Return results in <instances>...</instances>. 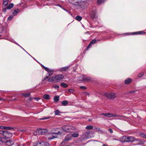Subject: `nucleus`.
Wrapping results in <instances>:
<instances>
[{"label": "nucleus", "instance_id": "obj_43", "mask_svg": "<svg viewBox=\"0 0 146 146\" xmlns=\"http://www.w3.org/2000/svg\"><path fill=\"white\" fill-rule=\"evenodd\" d=\"M42 67L46 71L48 72L50 69H49L48 68L44 66H42Z\"/></svg>", "mask_w": 146, "mask_h": 146}, {"label": "nucleus", "instance_id": "obj_45", "mask_svg": "<svg viewBox=\"0 0 146 146\" xmlns=\"http://www.w3.org/2000/svg\"><path fill=\"white\" fill-rule=\"evenodd\" d=\"M94 130L96 131H100V128L98 127H95L94 128Z\"/></svg>", "mask_w": 146, "mask_h": 146}, {"label": "nucleus", "instance_id": "obj_64", "mask_svg": "<svg viewBox=\"0 0 146 146\" xmlns=\"http://www.w3.org/2000/svg\"><path fill=\"white\" fill-rule=\"evenodd\" d=\"M64 10H65V11H67V10L66 9H64Z\"/></svg>", "mask_w": 146, "mask_h": 146}, {"label": "nucleus", "instance_id": "obj_7", "mask_svg": "<svg viewBox=\"0 0 146 146\" xmlns=\"http://www.w3.org/2000/svg\"><path fill=\"white\" fill-rule=\"evenodd\" d=\"M90 133V131H86L84 133L81 135V138L82 139H87L89 137V134Z\"/></svg>", "mask_w": 146, "mask_h": 146}, {"label": "nucleus", "instance_id": "obj_12", "mask_svg": "<svg viewBox=\"0 0 146 146\" xmlns=\"http://www.w3.org/2000/svg\"><path fill=\"white\" fill-rule=\"evenodd\" d=\"M44 142L43 141L40 142L38 141L34 144V146H43Z\"/></svg>", "mask_w": 146, "mask_h": 146}, {"label": "nucleus", "instance_id": "obj_59", "mask_svg": "<svg viewBox=\"0 0 146 146\" xmlns=\"http://www.w3.org/2000/svg\"><path fill=\"white\" fill-rule=\"evenodd\" d=\"M35 100H36L37 101H38L39 100V98H34Z\"/></svg>", "mask_w": 146, "mask_h": 146}, {"label": "nucleus", "instance_id": "obj_11", "mask_svg": "<svg viewBox=\"0 0 146 146\" xmlns=\"http://www.w3.org/2000/svg\"><path fill=\"white\" fill-rule=\"evenodd\" d=\"M5 144L8 146H11L13 145L14 143V141L13 139L9 140L5 142Z\"/></svg>", "mask_w": 146, "mask_h": 146}, {"label": "nucleus", "instance_id": "obj_61", "mask_svg": "<svg viewBox=\"0 0 146 146\" xmlns=\"http://www.w3.org/2000/svg\"><path fill=\"white\" fill-rule=\"evenodd\" d=\"M102 146H108L106 144H103Z\"/></svg>", "mask_w": 146, "mask_h": 146}, {"label": "nucleus", "instance_id": "obj_54", "mask_svg": "<svg viewBox=\"0 0 146 146\" xmlns=\"http://www.w3.org/2000/svg\"><path fill=\"white\" fill-rule=\"evenodd\" d=\"M4 133H5L4 131H2V130L0 131V133L1 134L3 135V134H4Z\"/></svg>", "mask_w": 146, "mask_h": 146}, {"label": "nucleus", "instance_id": "obj_1", "mask_svg": "<svg viewBox=\"0 0 146 146\" xmlns=\"http://www.w3.org/2000/svg\"><path fill=\"white\" fill-rule=\"evenodd\" d=\"M64 78V76L59 74L48 78V81L50 82H56L60 81Z\"/></svg>", "mask_w": 146, "mask_h": 146}, {"label": "nucleus", "instance_id": "obj_25", "mask_svg": "<svg viewBox=\"0 0 146 146\" xmlns=\"http://www.w3.org/2000/svg\"><path fill=\"white\" fill-rule=\"evenodd\" d=\"M19 12V9H17L16 10H15L12 13L14 15H17V14Z\"/></svg>", "mask_w": 146, "mask_h": 146}, {"label": "nucleus", "instance_id": "obj_62", "mask_svg": "<svg viewBox=\"0 0 146 146\" xmlns=\"http://www.w3.org/2000/svg\"><path fill=\"white\" fill-rule=\"evenodd\" d=\"M135 92V91H131L130 92Z\"/></svg>", "mask_w": 146, "mask_h": 146}, {"label": "nucleus", "instance_id": "obj_6", "mask_svg": "<svg viewBox=\"0 0 146 146\" xmlns=\"http://www.w3.org/2000/svg\"><path fill=\"white\" fill-rule=\"evenodd\" d=\"M62 133V131H58L57 132H53L52 133H50L49 134V135L50 136L48 137V139H52L54 138H57L58 135H61Z\"/></svg>", "mask_w": 146, "mask_h": 146}, {"label": "nucleus", "instance_id": "obj_51", "mask_svg": "<svg viewBox=\"0 0 146 146\" xmlns=\"http://www.w3.org/2000/svg\"><path fill=\"white\" fill-rule=\"evenodd\" d=\"M108 131L111 133H112L113 132V130L111 129H108Z\"/></svg>", "mask_w": 146, "mask_h": 146}, {"label": "nucleus", "instance_id": "obj_22", "mask_svg": "<svg viewBox=\"0 0 146 146\" xmlns=\"http://www.w3.org/2000/svg\"><path fill=\"white\" fill-rule=\"evenodd\" d=\"M14 6V5L12 3L10 4L7 7V9H11Z\"/></svg>", "mask_w": 146, "mask_h": 146}, {"label": "nucleus", "instance_id": "obj_42", "mask_svg": "<svg viewBox=\"0 0 146 146\" xmlns=\"http://www.w3.org/2000/svg\"><path fill=\"white\" fill-rule=\"evenodd\" d=\"M3 11L4 12V13H5L6 11V10L8 9H7V7H3Z\"/></svg>", "mask_w": 146, "mask_h": 146}, {"label": "nucleus", "instance_id": "obj_9", "mask_svg": "<svg viewBox=\"0 0 146 146\" xmlns=\"http://www.w3.org/2000/svg\"><path fill=\"white\" fill-rule=\"evenodd\" d=\"M96 11V10H93L90 13V17L92 19L96 18L97 17Z\"/></svg>", "mask_w": 146, "mask_h": 146}, {"label": "nucleus", "instance_id": "obj_49", "mask_svg": "<svg viewBox=\"0 0 146 146\" xmlns=\"http://www.w3.org/2000/svg\"><path fill=\"white\" fill-rule=\"evenodd\" d=\"M80 88L83 90H85L86 89V88L84 86H80Z\"/></svg>", "mask_w": 146, "mask_h": 146}, {"label": "nucleus", "instance_id": "obj_33", "mask_svg": "<svg viewBox=\"0 0 146 146\" xmlns=\"http://www.w3.org/2000/svg\"><path fill=\"white\" fill-rule=\"evenodd\" d=\"M105 1L106 0H98L97 3L98 4H100L104 3Z\"/></svg>", "mask_w": 146, "mask_h": 146}, {"label": "nucleus", "instance_id": "obj_5", "mask_svg": "<svg viewBox=\"0 0 146 146\" xmlns=\"http://www.w3.org/2000/svg\"><path fill=\"white\" fill-rule=\"evenodd\" d=\"M104 95L107 98L111 100L114 99L116 97V94L114 93H105Z\"/></svg>", "mask_w": 146, "mask_h": 146}, {"label": "nucleus", "instance_id": "obj_21", "mask_svg": "<svg viewBox=\"0 0 146 146\" xmlns=\"http://www.w3.org/2000/svg\"><path fill=\"white\" fill-rule=\"evenodd\" d=\"M60 86L64 88H66L68 87V85L64 82H62Z\"/></svg>", "mask_w": 146, "mask_h": 146}, {"label": "nucleus", "instance_id": "obj_13", "mask_svg": "<svg viewBox=\"0 0 146 146\" xmlns=\"http://www.w3.org/2000/svg\"><path fill=\"white\" fill-rule=\"evenodd\" d=\"M4 132L5 133L3 134V136L5 137H8L12 135L11 133L8 131H4Z\"/></svg>", "mask_w": 146, "mask_h": 146}, {"label": "nucleus", "instance_id": "obj_44", "mask_svg": "<svg viewBox=\"0 0 146 146\" xmlns=\"http://www.w3.org/2000/svg\"><path fill=\"white\" fill-rule=\"evenodd\" d=\"M43 146H49V145L48 142H45Z\"/></svg>", "mask_w": 146, "mask_h": 146}, {"label": "nucleus", "instance_id": "obj_10", "mask_svg": "<svg viewBox=\"0 0 146 146\" xmlns=\"http://www.w3.org/2000/svg\"><path fill=\"white\" fill-rule=\"evenodd\" d=\"M136 140V138L132 136H127V142H133Z\"/></svg>", "mask_w": 146, "mask_h": 146}, {"label": "nucleus", "instance_id": "obj_39", "mask_svg": "<svg viewBox=\"0 0 146 146\" xmlns=\"http://www.w3.org/2000/svg\"><path fill=\"white\" fill-rule=\"evenodd\" d=\"M96 39H94L93 40H92L90 42V44H95L96 43Z\"/></svg>", "mask_w": 146, "mask_h": 146}, {"label": "nucleus", "instance_id": "obj_55", "mask_svg": "<svg viewBox=\"0 0 146 146\" xmlns=\"http://www.w3.org/2000/svg\"><path fill=\"white\" fill-rule=\"evenodd\" d=\"M101 115H104V116H106V117H107V116H108L107 115V113H102Z\"/></svg>", "mask_w": 146, "mask_h": 146}, {"label": "nucleus", "instance_id": "obj_8", "mask_svg": "<svg viewBox=\"0 0 146 146\" xmlns=\"http://www.w3.org/2000/svg\"><path fill=\"white\" fill-rule=\"evenodd\" d=\"M72 139V137L71 136V134H69L66 135L64 140L62 142L61 144H63V143H65L66 141H69Z\"/></svg>", "mask_w": 146, "mask_h": 146}, {"label": "nucleus", "instance_id": "obj_16", "mask_svg": "<svg viewBox=\"0 0 146 146\" xmlns=\"http://www.w3.org/2000/svg\"><path fill=\"white\" fill-rule=\"evenodd\" d=\"M70 67V66H67L62 67L60 68V70L61 72L66 71Z\"/></svg>", "mask_w": 146, "mask_h": 146}, {"label": "nucleus", "instance_id": "obj_31", "mask_svg": "<svg viewBox=\"0 0 146 146\" xmlns=\"http://www.w3.org/2000/svg\"><path fill=\"white\" fill-rule=\"evenodd\" d=\"M30 93H28L25 94H23L22 95L25 97H27L30 96Z\"/></svg>", "mask_w": 146, "mask_h": 146}, {"label": "nucleus", "instance_id": "obj_35", "mask_svg": "<svg viewBox=\"0 0 146 146\" xmlns=\"http://www.w3.org/2000/svg\"><path fill=\"white\" fill-rule=\"evenodd\" d=\"M111 117H121V116L117 115L116 114H113L111 113Z\"/></svg>", "mask_w": 146, "mask_h": 146}, {"label": "nucleus", "instance_id": "obj_60", "mask_svg": "<svg viewBox=\"0 0 146 146\" xmlns=\"http://www.w3.org/2000/svg\"><path fill=\"white\" fill-rule=\"evenodd\" d=\"M19 146H25V144H23L22 145H19Z\"/></svg>", "mask_w": 146, "mask_h": 146}, {"label": "nucleus", "instance_id": "obj_38", "mask_svg": "<svg viewBox=\"0 0 146 146\" xmlns=\"http://www.w3.org/2000/svg\"><path fill=\"white\" fill-rule=\"evenodd\" d=\"M140 135V136L142 137V138H145V137H146V135L144 134L143 133H141L139 134Z\"/></svg>", "mask_w": 146, "mask_h": 146}, {"label": "nucleus", "instance_id": "obj_37", "mask_svg": "<svg viewBox=\"0 0 146 146\" xmlns=\"http://www.w3.org/2000/svg\"><path fill=\"white\" fill-rule=\"evenodd\" d=\"M90 80L91 78L90 77L85 76L84 81H89Z\"/></svg>", "mask_w": 146, "mask_h": 146}, {"label": "nucleus", "instance_id": "obj_28", "mask_svg": "<svg viewBox=\"0 0 146 146\" xmlns=\"http://www.w3.org/2000/svg\"><path fill=\"white\" fill-rule=\"evenodd\" d=\"M82 17L79 16H77L75 18V19L78 21H80L82 20Z\"/></svg>", "mask_w": 146, "mask_h": 146}, {"label": "nucleus", "instance_id": "obj_36", "mask_svg": "<svg viewBox=\"0 0 146 146\" xmlns=\"http://www.w3.org/2000/svg\"><path fill=\"white\" fill-rule=\"evenodd\" d=\"M52 87L56 90H58L59 88V86L58 85H52Z\"/></svg>", "mask_w": 146, "mask_h": 146}, {"label": "nucleus", "instance_id": "obj_19", "mask_svg": "<svg viewBox=\"0 0 146 146\" xmlns=\"http://www.w3.org/2000/svg\"><path fill=\"white\" fill-rule=\"evenodd\" d=\"M43 98L46 100H49L50 98V96L48 94H45L43 96Z\"/></svg>", "mask_w": 146, "mask_h": 146}, {"label": "nucleus", "instance_id": "obj_26", "mask_svg": "<svg viewBox=\"0 0 146 146\" xmlns=\"http://www.w3.org/2000/svg\"><path fill=\"white\" fill-rule=\"evenodd\" d=\"M85 77V76L84 75H81L79 77V80L84 81Z\"/></svg>", "mask_w": 146, "mask_h": 146}, {"label": "nucleus", "instance_id": "obj_3", "mask_svg": "<svg viewBox=\"0 0 146 146\" xmlns=\"http://www.w3.org/2000/svg\"><path fill=\"white\" fill-rule=\"evenodd\" d=\"M62 130L68 132H72V131L75 129V128L71 126L64 125L61 127Z\"/></svg>", "mask_w": 146, "mask_h": 146}, {"label": "nucleus", "instance_id": "obj_32", "mask_svg": "<svg viewBox=\"0 0 146 146\" xmlns=\"http://www.w3.org/2000/svg\"><path fill=\"white\" fill-rule=\"evenodd\" d=\"M54 131L56 132H57L58 131H60L62 132V130L61 128H55L54 129Z\"/></svg>", "mask_w": 146, "mask_h": 146}, {"label": "nucleus", "instance_id": "obj_50", "mask_svg": "<svg viewBox=\"0 0 146 146\" xmlns=\"http://www.w3.org/2000/svg\"><path fill=\"white\" fill-rule=\"evenodd\" d=\"M74 90L73 89H69L68 91L70 92H74Z\"/></svg>", "mask_w": 146, "mask_h": 146}, {"label": "nucleus", "instance_id": "obj_47", "mask_svg": "<svg viewBox=\"0 0 146 146\" xmlns=\"http://www.w3.org/2000/svg\"><path fill=\"white\" fill-rule=\"evenodd\" d=\"M69 2L71 3L72 4H74V3L76 2H74V1L72 0H69Z\"/></svg>", "mask_w": 146, "mask_h": 146}, {"label": "nucleus", "instance_id": "obj_17", "mask_svg": "<svg viewBox=\"0 0 146 146\" xmlns=\"http://www.w3.org/2000/svg\"><path fill=\"white\" fill-rule=\"evenodd\" d=\"M127 136H123L121 137L120 141L122 142H127Z\"/></svg>", "mask_w": 146, "mask_h": 146}, {"label": "nucleus", "instance_id": "obj_18", "mask_svg": "<svg viewBox=\"0 0 146 146\" xmlns=\"http://www.w3.org/2000/svg\"><path fill=\"white\" fill-rule=\"evenodd\" d=\"M3 7H6V5H7L8 2V0H3Z\"/></svg>", "mask_w": 146, "mask_h": 146}, {"label": "nucleus", "instance_id": "obj_34", "mask_svg": "<svg viewBox=\"0 0 146 146\" xmlns=\"http://www.w3.org/2000/svg\"><path fill=\"white\" fill-rule=\"evenodd\" d=\"M54 114L56 115H59L60 113V111L58 110H56L55 111H54Z\"/></svg>", "mask_w": 146, "mask_h": 146}, {"label": "nucleus", "instance_id": "obj_24", "mask_svg": "<svg viewBox=\"0 0 146 146\" xmlns=\"http://www.w3.org/2000/svg\"><path fill=\"white\" fill-rule=\"evenodd\" d=\"M133 33L135 34L141 35V34H145V32L143 31H139V32H137L134 33Z\"/></svg>", "mask_w": 146, "mask_h": 146}, {"label": "nucleus", "instance_id": "obj_2", "mask_svg": "<svg viewBox=\"0 0 146 146\" xmlns=\"http://www.w3.org/2000/svg\"><path fill=\"white\" fill-rule=\"evenodd\" d=\"M86 4V2L84 1L80 0L74 3V5L78 9H84Z\"/></svg>", "mask_w": 146, "mask_h": 146}, {"label": "nucleus", "instance_id": "obj_40", "mask_svg": "<svg viewBox=\"0 0 146 146\" xmlns=\"http://www.w3.org/2000/svg\"><path fill=\"white\" fill-rule=\"evenodd\" d=\"M13 128L9 127H6L5 126V129L6 130H11V129H13Z\"/></svg>", "mask_w": 146, "mask_h": 146}, {"label": "nucleus", "instance_id": "obj_56", "mask_svg": "<svg viewBox=\"0 0 146 146\" xmlns=\"http://www.w3.org/2000/svg\"><path fill=\"white\" fill-rule=\"evenodd\" d=\"M0 128L2 129H5V126H0Z\"/></svg>", "mask_w": 146, "mask_h": 146}, {"label": "nucleus", "instance_id": "obj_30", "mask_svg": "<svg viewBox=\"0 0 146 146\" xmlns=\"http://www.w3.org/2000/svg\"><path fill=\"white\" fill-rule=\"evenodd\" d=\"M93 126L91 125H88L86 127V129H91L93 128Z\"/></svg>", "mask_w": 146, "mask_h": 146}, {"label": "nucleus", "instance_id": "obj_29", "mask_svg": "<svg viewBox=\"0 0 146 146\" xmlns=\"http://www.w3.org/2000/svg\"><path fill=\"white\" fill-rule=\"evenodd\" d=\"M54 100L56 102H58L59 100V97L58 96H56L54 97Z\"/></svg>", "mask_w": 146, "mask_h": 146}, {"label": "nucleus", "instance_id": "obj_57", "mask_svg": "<svg viewBox=\"0 0 146 146\" xmlns=\"http://www.w3.org/2000/svg\"><path fill=\"white\" fill-rule=\"evenodd\" d=\"M19 131H21V132H23V131H26V130L24 129H22L19 130Z\"/></svg>", "mask_w": 146, "mask_h": 146}, {"label": "nucleus", "instance_id": "obj_20", "mask_svg": "<svg viewBox=\"0 0 146 146\" xmlns=\"http://www.w3.org/2000/svg\"><path fill=\"white\" fill-rule=\"evenodd\" d=\"M68 103V102L67 101L64 100L63 101L61 102V104L62 106H66Z\"/></svg>", "mask_w": 146, "mask_h": 146}, {"label": "nucleus", "instance_id": "obj_52", "mask_svg": "<svg viewBox=\"0 0 146 146\" xmlns=\"http://www.w3.org/2000/svg\"><path fill=\"white\" fill-rule=\"evenodd\" d=\"M92 44H90V43L88 45V46L87 47V49H88V48H90L92 46Z\"/></svg>", "mask_w": 146, "mask_h": 146}, {"label": "nucleus", "instance_id": "obj_4", "mask_svg": "<svg viewBox=\"0 0 146 146\" xmlns=\"http://www.w3.org/2000/svg\"><path fill=\"white\" fill-rule=\"evenodd\" d=\"M47 129H38L35 132L34 134L36 135H42L47 133Z\"/></svg>", "mask_w": 146, "mask_h": 146}, {"label": "nucleus", "instance_id": "obj_53", "mask_svg": "<svg viewBox=\"0 0 146 146\" xmlns=\"http://www.w3.org/2000/svg\"><path fill=\"white\" fill-rule=\"evenodd\" d=\"M111 113H107V117H111Z\"/></svg>", "mask_w": 146, "mask_h": 146}, {"label": "nucleus", "instance_id": "obj_15", "mask_svg": "<svg viewBox=\"0 0 146 146\" xmlns=\"http://www.w3.org/2000/svg\"><path fill=\"white\" fill-rule=\"evenodd\" d=\"M132 79L130 78H128L126 79L124 81L125 84H128L131 83L132 81Z\"/></svg>", "mask_w": 146, "mask_h": 146}, {"label": "nucleus", "instance_id": "obj_41", "mask_svg": "<svg viewBox=\"0 0 146 146\" xmlns=\"http://www.w3.org/2000/svg\"><path fill=\"white\" fill-rule=\"evenodd\" d=\"M143 75V72H141L138 75V77H141Z\"/></svg>", "mask_w": 146, "mask_h": 146}, {"label": "nucleus", "instance_id": "obj_63", "mask_svg": "<svg viewBox=\"0 0 146 146\" xmlns=\"http://www.w3.org/2000/svg\"><path fill=\"white\" fill-rule=\"evenodd\" d=\"M58 5L60 7H61V6L60 5Z\"/></svg>", "mask_w": 146, "mask_h": 146}, {"label": "nucleus", "instance_id": "obj_46", "mask_svg": "<svg viewBox=\"0 0 146 146\" xmlns=\"http://www.w3.org/2000/svg\"><path fill=\"white\" fill-rule=\"evenodd\" d=\"M13 17L12 16H10L9 17H8L7 19L8 20L10 21L11 20L13 19Z\"/></svg>", "mask_w": 146, "mask_h": 146}, {"label": "nucleus", "instance_id": "obj_27", "mask_svg": "<svg viewBox=\"0 0 146 146\" xmlns=\"http://www.w3.org/2000/svg\"><path fill=\"white\" fill-rule=\"evenodd\" d=\"M79 136L78 134L77 133H73L72 134H71V136L72 137H77Z\"/></svg>", "mask_w": 146, "mask_h": 146}, {"label": "nucleus", "instance_id": "obj_48", "mask_svg": "<svg viewBox=\"0 0 146 146\" xmlns=\"http://www.w3.org/2000/svg\"><path fill=\"white\" fill-rule=\"evenodd\" d=\"M50 118V117H44V118H42L41 119H41V120H44V119H49Z\"/></svg>", "mask_w": 146, "mask_h": 146}, {"label": "nucleus", "instance_id": "obj_14", "mask_svg": "<svg viewBox=\"0 0 146 146\" xmlns=\"http://www.w3.org/2000/svg\"><path fill=\"white\" fill-rule=\"evenodd\" d=\"M138 142V143L136 144V145H141L144 144V142L141 139H136V140Z\"/></svg>", "mask_w": 146, "mask_h": 146}, {"label": "nucleus", "instance_id": "obj_58", "mask_svg": "<svg viewBox=\"0 0 146 146\" xmlns=\"http://www.w3.org/2000/svg\"><path fill=\"white\" fill-rule=\"evenodd\" d=\"M48 78H49V77H48V76H46V77L45 78H44V79L42 81H44L46 79H48Z\"/></svg>", "mask_w": 146, "mask_h": 146}, {"label": "nucleus", "instance_id": "obj_23", "mask_svg": "<svg viewBox=\"0 0 146 146\" xmlns=\"http://www.w3.org/2000/svg\"><path fill=\"white\" fill-rule=\"evenodd\" d=\"M48 75L49 76L52 75L53 73V70L52 69H50L48 72Z\"/></svg>", "mask_w": 146, "mask_h": 146}]
</instances>
